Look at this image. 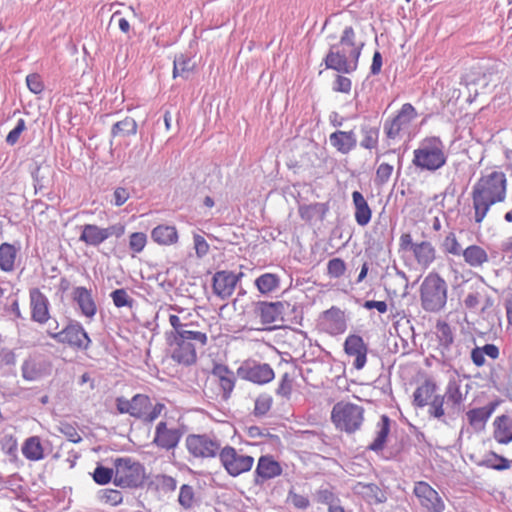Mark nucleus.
<instances>
[{"mask_svg":"<svg viewBox=\"0 0 512 512\" xmlns=\"http://www.w3.org/2000/svg\"><path fill=\"white\" fill-rule=\"evenodd\" d=\"M507 186L506 174L498 170L482 174L474 183L471 199L474 209V221L477 224L483 222L493 205L506 200Z\"/></svg>","mask_w":512,"mask_h":512,"instance_id":"obj_1","label":"nucleus"},{"mask_svg":"<svg viewBox=\"0 0 512 512\" xmlns=\"http://www.w3.org/2000/svg\"><path fill=\"white\" fill-rule=\"evenodd\" d=\"M363 43L358 41L353 27L344 29L338 44L331 46L324 61L328 69L351 73L357 69Z\"/></svg>","mask_w":512,"mask_h":512,"instance_id":"obj_2","label":"nucleus"},{"mask_svg":"<svg viewBox=\"0 0 512 512\" xmlns=\"http://www.w3.org/2000/svg\"><path fill=\"white\" fill-rule=\"evenodd\" d=\"M170 356L173 361L183 366L194 365L197 361L195 344L206 345L207 335L203 332L185 333L167 336Z\"/></svg>","mask_w":512,"mask_h":512,"instance_id":"obj_3","label":"nucleus"},{"mask_svg":"<svg viewBox=\"0 0 512 512\" xmlns=\"http://www.w3.org/2000/svg\"><path fill=\"white\" fill-rule=\"evenodd\" d=\"M421 307L426 312H439L447 303L448 286L446 281L437 273L430 272L420 285Z\"/></svg>","mask_w":512,"mask_h":512,"instance_id":"obj_4","label":"nucleus"},{"mask_svg":"<svg viewBox=\"0 0 512 512\" xmlns=\"http://www.w3.org/2000/svg\"><path fill=\"white\" fill-rule=\"evenodd\" d=\"M365 409L350 401L341 400L334 404L330 420L335 429L346 434L359 431L364 423Z\"/></svg>","mask_w":512,"mask_h":512,"instance_id":"obj_5","label":"nucleus"},{"mask_svg":"<svg viewBox=\"0 0 512 512\" xmlns=\"http://www.w3.org/2000/svg\"><path fill=\"white\" fill-rule=\"evenodd\" d=\"M445 146L437 136L424 138L413 152V164L421 169L435 171L446 164Z\"/></svg>","mask_w":512,"mask_h":512,"instance_id":"obj_6","label":"nucleus"},{"mask_svg":"<svg viewBox=\"0 0 512 512\" xmlns=\"http://www.w3.org/2000/svg\"><path fill=\"white\" fill-rule=\"evenodd\" d=\"M117 410L122 414H129L132 417L141 419L145 422H153L157 419L165 408L163 403L153 404L148 395L136 394L131 400L123 397L116 399Z\"/></svg>","mask_w":512,"mask_h":512,"instance_id":"obj_7","label":"nucleus"},{"mask_svg":"<svg viewBox=\"0 0 512 512\" xmlns=\"http://www.w3.org/2000/svg\"><path fill=\"white\" fill-rule=\"evenodd\" d=\"M47 334L58 343L67 345L74 350H87L91 345V339L83 326L75 321L68 323L61 331H58V322L54 320L47 329Z\"/></svg>","mask_w":512,"mask_h":512,"instance_id":"obj_8","label":"nucleus"},{"mask_svg":"<svg viewBox=\"0 0 512 512\" xmlns=\"http://www.w3.org/2000/svg\"><path fill=\"white\" fill-rule=\"evenodd\" d=\"M437 384L431 378H426L418 385L413 393V405L418 408L429 406V414L435 418H442L445 414L444 397L437 394Z\"/></svg>","mask_w":512,"mask_h":512,"instance_id":"obj_9","label":"nucleus"},{"mask_svg":"<svg viewBox=\"0 0 512 512\" xmlns=\"http://www.w3.org/2000/svg\"><path fill=\"white\" fill-rule=\"evenodd\" d=\"M195 457H215L218 450H190ZM220 460L231 476H238L251 469L254 459L237 450H219Z\"/></svg>","mask_w":512,"mask_h":512,"instance_id":"obj_10","label":"nucleus"},{"mask_svg":"<svg viewBox=\"0 0 512 512\" xmlns=\"http://www.w3.org/2000/svg\"><path fill=\"white\" fill-rule=\"evenodd\" d=\"M399 249L404 252L410 251L417 263L424 268L429 267L436 258V250L431 242L413 243L412 235L408 232L401 234Z\"/></svg>","mask_w":512,"mask_h":512,"instance_id":"obj_11","label":"nucleus"},{"mask_svg":"<svg viewBox=\"0 0 512 512\" xmlns=\"http://www.w3.org/2000/svg\"><path fill=\"white\" fill-rule=\"evenodd\" d=\"M125 233V226L121 223L111 225L107 228H101L95 224H85L82 227L80 241L89 246H99L109 237H121Z\"/></svg>","mask_w":512,"mask_h":512,"instance_id":"obj_12","label":"nucleus"},{"mask_svg":"<svg viewBox=\"0 0 512 512\" xmlns=\"http://www.w3.org/2000/svg\"><path fill=\"white\" fill-rule=\"evenodd\" d=\"M284 305L281 302L260 301L255 304L254 314L263 325L262 330H272L283 321Z\"/></svg>","mask_w":512,"mask_h":512,"instance_id":"obj_13","label":"nucleus"},{"mask_svg":"<svg viewBox=\"0 0 512 512\" xmlns=\"http://www.w3.org/2000/svg\"><path fill=\"white\" fill-rule=\"evenodd\" d=\"M417 117V110L411 103L403 104L397 114L385 123L387 137L396 138L402 131L407 130Z\"/></svg>","mask_w":512,"mask_h":512,"instance_id":"obj_14","label":"nucleus"},{"mask_svg":"<svg viewBox=\"0 0 512 512\" xmlns=\"http://www.w3.org/2000/svg\"><path fill=\"white\" fill-rule=\"evenodd\" d=\"M209 380L212 384L218 386L217 394L222 399L227 400L234 387H235V375L226 365L215 364L210 373Z\"/></svg>","mask_w":512,"mask_h":512,"instance_id":"obj_15","label":"nucleus"},{"mask_svg":"<svg viewBox=\"0 0 512 512\" xmlns=\"http://www.w3.org/2000/svg\"><path fill=\"white\" fill-rule=\"evenodd\" d=\"M239 376L256 384H266L274 379V371L267 363H245L238 369Z\"/></svg>","mask_w":512,"mask_h":512,"instance_id":"obj_16","label":"nucleus"},{"mask_svg":"<svg viewBox=\"0 0 512 512\" xmlns=\"http://www.w3.org/2000/svg\"><path fill=\"white\" fill-rule=\"evenodd\" d=\"M414 494L418 498L422 507L427 512H443L445 509L444 502L441 497L429 484L420 481L415 484Z\"/></svg>","mask_w":512,"mask_h":512,"instance_id":"obj_17","label":"nucleus"},{"mask_svg":"<svg viewBox=\"0 0 512 512\" xmlns=\"http://www.w3.org/2000/svg\"><path fill=\"white\" fill-rule=\"evenodd\" d=\"M344 352L348 357H352L353 367L361 370L367 363L368 346L363 338L356 334L349 335L344 342Z\"/></svg>","mask_w":512,"mask_h":512,"instance_id":"obj_18","label":"nucleus"},{"mask_svg":"<svg viewBox=\"0 0 512 512\" xmlns=\"http://www.w3.org/2000/svg\"><path fill=\"white\" fill-rule=\"evenodd\" d=\"M242 273L236 275L230 271H218L213 276V292L221 299L230 297Z\"/></svg>","mask_w":512,"mask_h":512,"instance_id":"obj_19","label":"nucleus"},{"mask_svg":"<svg viewBox=\"0 0 512 512\" xmlns=\"http://www.w3.org/2000/svg\"><path fill=\"white\" fill-rule=\"evenodd\" d=\"M31 319L44 324L50 319L48 298L38 288L29 291Z\"/></svg>","mask_w":512,"mask_h":512,"instance_id":"obj_20","label":"nucleus"},{"mask_svg":"<svg viewBox=\"0 0 512 512\" xmlns=\"http://www.w3.org/2000/svg\"><path fill=\"white\" fill-rule=\"evenodd\" d=\"M181 432L176 428H168L166 422L158 423L154 443L160 448H176Z\"/></svg>","mask_w":512,"mask_h":512,"instance_id":"obj_21","label":"nucleus"},{"mask_svg":"<svg viewBox=\"0 0 512 512\" xmlns=\"http://www.w3.org/2000/svg\"><path fill=\"white\" fill-rule=\"evenodd\" d=\"M329 142L338 152L348 154L357 144L356 135L353 130H337L330 134Z\"/></svg>","mask_w":512,"mask_h":512,"instance_id":"obj_22","label":"nucleus"},{"mask_svg":"<svg viewBox=\"0 0 512 512\" xmlns=\"http://www.w3.org/2000/svg\"><path fill=\"white\" fill-rule=\"evenodd\" d=\"M134 462L128 458H119L115 461L114 484L120 487H132Z\"/></svg>","mask_w":512,"mask_h":512,"instance_id":"obj_23","label":"nucleus"},{"mask_svg":"<svg viewBox=\"0 0 512 512\" xmlns=\"http://www.w3.org/2000/svg\"><path fill=\"white\" fill-rule=\"evenodd\" d=\"M73 299L78 304L84 316L87 318L94 317L97 312V307L90 290L85 287H76L73 290Z\"/></svg>","mask_w":512,"mask_h":512,"instance_id":"obj_24","label":"nucleus"},{"mask_svg":"<svg viewBox=\"0 0 512 512\" xmlns=\"http://www.w3.org/2000/svg\"><path fill=\"white\" fill-rule=\"evenodd\" d=\"M493 428L494 438L499 444H508L512 441V415L497 416Z\"/></svg>","mask_w":512,"mask_h":512,"instance_id":"obj_25","label":"nucleus"},{"mask_svg":"<svg viewBox=\"0 0 512 512\" xmlns=\"http://www.w3.org/2000/svg\"><path fill=\"white\" fill-rule=\"evenodd\" d=\"M353 492L361 496L370 504H378L386 501V496L382 490L374 483L358 482L353 487Z\"/></svg>","mask_w":512,"mask_h":512,"instance_id":"obj_26","label":"nucleus"},{"mask_svg":"<svg viewBox=\"0 0 512 512\" xmlns=\"http://www.w3.org/2000/svg\"><path fill=\"white\" fill-rule=\"evenodd\" d=\"M152 240L161 246H171L178 242L179 236L175 226L160 224L151 231Z\"/></svg>","mask_w":512,"mask_h":512,"instance_id":"obj_27","label":"nucleus"},{"mask_svg":"<svg viewBox=\"0 0 512 512\" xmlns=\"http://www.w3.org/2000/svg\"><path fill=\"white\" fill-rule=\"evenodd\" d=\"M353 205L355 208L354 217L359 226H366L372 218V210L366 199L359 191L352 193Z\"/></svg>","mask_w":512,"mask_h":512,"instance_id":"obj_28","label":"nucleus"},{"mask_svg":"<svg viewBox=\"0 0 512 512\" xmlns=\"http://www.w3.org/2000/svg\"><path fill=\"white\" fill-rule=\"evenodd\" d=\"M461 255L465 263L473 268L482 267L489 261L487 251L483 247L476 244L467 246L465 249H463Z\"/></svg>","mask_w":512,"mask_h":512,"instance_id":"obj_29","label":"nucleus"},{"mask_svg":"<svg viewBox=\"0 0 512 512\" xmlns=\"http://www.w3.org/2000/svg\"><path fill=\"white\" fill-rule=\"evenodd\" d=\"M497 405L498 402H491L484 407L469 410L466 414L469 424L476 429L483 428L487 420L495 411Z\"/></svg>","mask_w":512,"mask_h":512,"instance_id":"obj_30","label":"nucleus"},{"mask_svg":"<svg viewBox=\"0 0 512 512\" xmlns=\"http://www.w3.org/2000/svg\"><path fill=\"white\" fill-rule=\"evenodd\" d=\"M392 421L387 415H382L375 425L373 440L368 448H382L391 431Z\"/></svg>","mask_w":512,"mask_h":512,"instance_id":"obj_31","label":"nucleus"},{"mask_svg":"<svg viewBox=\"0 0 512 512\" xmlns=\"http://www.w3.org/2000/svg\"><path fill=\"white\" fill-rule=\"evenodd\" d=\"M324 320L328 331L331 334H341L346 330V320L344 313L332 307L324 313Z\"/></svg>","mask_w":512,"mask_h":512,"instance_id":"obj_32","label":"nucleus"},{"mask_svg":"<svg viewBox=\"0 0 512 512\" xmlns=\"http://www.w3.org/2000/svg\"><path fill=\"white\" fill-rule=\"evenodd\" d=\"M477 465L486 466L495 470H505L510 467V461L497 455L492 450L486 451L482 458L475 459Z\"/></svg>","mask_w":512,"mask_h":512,"instance_id":"obj_33","label":"nucleus"},{"mask_svg":"<svg viewBox=\"0 0 512 512\" xmlns=\"http://www.w3.org/2000/svg\"><path fill=\"white\" fill-rule=\"evenodd\" d=\"M256 472L260 477L270 479L281 474V467L272 458L262 456L258 461Z\"/></svg>","mask_w":512,"mask_h":512,"instance_id":"obj_34","label":"nucleus"},{"mask_svg":"<svg viewBox=\"0 0 512 512\" xmlns=\"http://www.w3.org/2000/svg\"><path fill=\"white\" fill-rule=\"evenodd\" d=\"M138 125L134 118L125 117L123 120L116 122L111 128L113 137H129L137 133Z\"/></svg>","mask_w":512,"mask_h":512,"instance_id":"obj_35","label":"nucleus"},{"mask_svg":"<svg viewBox=\"0 0 512 512\" xmlns=\"http://www.w3.org/2000/svg\"><path fill=\"white\" fill-rule=\"evenodd\" d=\"M485 355L491 359H497L499 357V348L494 344H486L483 347H475L471 351L472 362L477 367L483 366L485 364Z\"/></svg>","mask_w":512,"mask_h":512,"instance_id":"obj_36","label":"nucleus"},{"mask_svg":"<svg viewBox=\"0 0 512 512\" xmlns=\"http://www.w3.org/2000/svg\"><path fill=\"white\" fill-rule=\"evenodd\" d=\"M45 373L44 364L33 358L24 361L22 365V376L25 380L35 381Z\"/></svg>","mask_w":512,"mask_h":512,"instance_id":"obj_37","label":"nucleus"},{"mask_svg":"<svg viewBox=\"0 0 512 512\" xmlns=\"http://www.w3.org/2000/svg\"><path fill=\"white\" fill-rule=\"evenodd\" d=\"M16 259V249L9 243L0 245V268L3 271L10 272L14 269Z\"/></svg>","mask_w":512,"mask_h":512,"instance_id":"obj_38","label":"nucleus"},{"mask_svg":"<svg viewBox=\"0 0 512 512\" xmlns=\"http://www.w3.org/2000/svg\"><path fill=\"white\" fill-rule=\"evenodd\" d=\"M280 279L276 274L265 273L255 280L257 289L262 294H268L278 288Z\"/></svg>","mask_w":512,"mask_h":512,"instance_id":"obj_39","label":"nucleus"},{"mask_svg":"<svg viewBox=\"0 0 512 512\" xmlns=\"http://www.w3.org/2000/svg\"><path fill=\"white\" fill-rule=\"evenodd\" d=\"M362 139L360 142L361 147L365 149H375L379 141V129L369 125L362 126L361 128Z\"/></svg>","mask_w":512,"mask_h":512,"instance_id":"obj_40","label":"nucleus"},{"mask_svg":"<svg viewBox=\"0 0 512 512\" xmlns=\"http://www.w3.org/2000/svg\"><path fill=\"white\" fill-rule=\"evenodd\" d=\"M326 211L327 207L322 203L302 205L299 207V215L305 222H311L318 215H320L322 218Z\"/></svg>","mask_w":512,"mask_h":512,"instance_id":"obj_41","label":"nucleus"},{"mask_svg":"<svg viewBox=\"0 0 512 512\" xmlns=\"http://www.w3.org/2000/svg\"><path fill=\"white\" fill-rule=\"evenodd\" d=\"M186 316H178L175 314H171L169 316V323L172 326L173 330L167 334V336H174L185 333H195L196 331L188 329L192 324L186 322Z\"/></svg>","mask_w":512,"mask_h":512,"instance_id":"obj_42","label":"nucleus"},{"mask_svg":"<svg viewBox=\"0 0 512 512\" xmlns=\"http://www.w3.org/2000/svg\"><path fill=\"white\" fill-rule=\"evenodd\" d=\"M436 336L441 346L448 348L454 340L452 329L445 321H438L436 324Z\"/></svg>","mask_w":512,"mask_h":512,"instance_id":"obj_43","label":"nucleus"},{"mask_svg":"<svg viewBox=\"0 0 512 512\" xmlns=\"http://www.w3.org/2000/svg\"><path fill=\"white\" fill-rule=\"evenodd\" d=\"M445 397L447 402L454 407H458L462 404L464 395L461 391L460 385L456 381H451L448 383Z\"/></svg>","mask_w":512,"mask_h":512,"instance_id":"obj_44","label":"nucleus"},{"mask_svg":"<svg viewBox=\"0 0 512 512\" xmlns=\"http://www.w3.org/2000/svg\"><path fill=\"white\" fill-rule=\"evenodd\" d=\"M152 483L157 490L165 494L175 491L177 487V481L173 477L164 474L156 475Z\"/></svg>","mask_w":512,"mask_h":512,"instance_id":"obj_45","label":"nucleus"},{"mask_svg":"<svg viewBox=\"0 0 512 512\" xmlns=\"http://www.w3.org/2000/svg\"><path fill=\"white\" fill-rule=\"evenodd\" d=\"M110 296L112 298L113 304L117 308L128 307V308L131 309L133 307V305H134L133 298L123 288L114 290L110 294Z\"/></svg>","mask_w":512,"mask_h":512,"instance_id":"obj_46","label":"nucleus"},{"mask_svg":"<svg viewBox=\"0 0 512 512\" xmlns=\"http://www.w3.org/2000/svg\"><path fill=\"white\" fill-rule=\"evenodd\" d=\"M442 246L446 253L454 255V256L461 255V253L463 251L462 246L458 242V239L454 232H449L445 236Z\"/></svg>","mask_w":512,"mask_h":512,"instance_id":"obj_47","label":"nucleus"},{"mask_svg":"<svg viewBox=\"0 0 512 512\" xmlns=\"http://www.w3.org/2000/svg\"><path fill=\"white\" fill-rule=\"evenodd\" d=\"M147 244V235L143 232H134L129 236V249L133 254L141 253Z\"/></svg>","mask_w":512,"mask_h":512,"instance_id":"obj_48","label":"nucleus"},{"mask_svg":"<svg viewBox=\"0 0 512 512\" xmlns=\"http://www.w3.org/2000/svg\"><path fill=\"white\" fill-rule=\"evenodd\" d=\"M293 390V378L289 373H284L281 376L279 385L276 389V393L278 396L289 399L291 397Z\"/></svg>","mask_w":512,"mask_h":512,"instance_id":"obj_49","label":"nucleus"},{"mask_svg":"<svg viewBox=\"0 0 512 512\" xmlns=\"http://www.w3.org/2000/svg\"><path fill=\"white\" fill-rule=\"evenodd\" d=\"M192 69L193 65H191V60L183 55H180L174 60L173 77H184L185 74L192 71Z\"/></svg>","mask_w":512,"mask_h":512,"instance_id":"obj_50","label":"nucleus"},{"mask_svg":"<svg viewBox=\"0 0 512 512\" xmlns=\"http://www.w3.org/2000/svg\"><path fill=\"white\" fill-rule=\"evenodd\" d=\"M346 272V264L341 258H333L328 261L327 273L332 278H340Z\"/></svg>","mask_w":512,"mask_h":512,"instance_id":"obj_51","label":"nucleus"},{"mask_svg":"<svg viewBox=\"0 0 512 512\" xmlns=\"http://www.w3.org/2000/svg\"><path fill=\"white\" fill-rule=\"evenodd\" d=\"M178 502L184 509H190L193 506L194 490L190 485L184 484L180 487Z\"/></svg>","mask_w":512,"mask_h":512,"instance_id":"obj_52","label":"nucleus"},{"mask_svg":"<svg viewBox=\"0 0 512 512\" xmlns=\"http://www.w3.org/2000/svg\"><path fill=\"white\" fill-rule=\"evenodd\" d=\"M26 84L28 89L34 94L42 93L45 88L42 77L38 73H32L27 75Z\"/></svg>","mask_w":512,"mask_h":512,"instance_id":"obj_53","label":"nucleus"},{"mask_svg":"<svg viewBox=\"0 0 512 512\" xmlns=\"http://www.w3.org/2000/svg\"><path fill=\"white\" fill-rule=\"evenodd\" d=\"M287 502L301 510L307 509L310 505V501L306 496L296 493L293 489L288 492Z\"/></svg>","mask_w":512,"mask_h":512,"instance_id":"obj_54","label":"nucleus"},{"mask_svg":"<svg viewBox=\"0 0 512 512\" xmlns=\"http://www.w3.org/2000/svg\"><path fill=\"white\" fill-rule=\"evenodd\" d=\"M393 170V165L388 163H381L377 167L375 181L381 185L387 183L393 173Z\"/></svg>","mask_w":512,"mask_h":512,"instance_id":"obj_55","label":"nucleus"},{"mask_svg":"<svg viewBox=\"0 0 512 512\" xmlns=\"http://www.w3.org/2000/svg\"><path fill=\"white\" fill-rule=\"evenodd\" d=\"M113 476V471L109 468H105L103 466H98L93 474V478L96 483L100 485L107 484L110 482Z\"/></svg>","mask_w":512,"mask_h":512,"instance_id":"obj_56","label":"nucleus"},{"mask_svg":"<svg viewBox=\"0 0 512 512\" xmlns=\"http://www.w3.org/2000/svg\"><path fill=\"white\" fill-rule=\"evenodd\" d=\"M101 499L108 504L118 505L122 502V494L118 490L105 489L101 491Z\"/></svg>","mask_w":512,"mask_h":512,"instance_id":"obj_57","label":"nucleus"},{"mask_svg":"<svg viewBox=\"0 0 512 512\" xmlns=\"http://www.w3.org/2000/svg\"><path fill=\"white\" fill-rule=\"evenodd\" d=\"M351 88L352 82L348 77L337 75L333 85L334 91L349 94Z\"/></svg>","mask_w":512,"mask_h":512,"instance_id":"obj_58","label":"nucleus"},{"mask_svg":"<svg viewBox=\"0 0 512 512\" xmlns=\"http://www.w3.org/2000/svg\"><path fill=\"white\" fill-rule=\"evenodd\" d=\"M26 129V124H25V121L24 119H19L15 128L12 129L7 137H6V142L9 144V145H14L17 143V141L19 140V137L21 135V133Z\"/></svg>","mask_w":512,"mask_h":512,"instance_id":"obj_59","label":"nucleus"},{"mask_svg":"<svg viewBox=\"0 0 512 512\" xmlns=\"http://www.w3.org/2000/svg\"><path fill=\"white\" fill-rule=\"evenodd\" d=\"M316 499L319 503L327 504L328 507L338 500L334 493L328 488L319 489L316 493Z\"/></svg>","mask_w":512,"mask_h":512,"instance_id":"obj_60","label":"nucleus"},{"mask_svg":"<svg viewBox=\"0 0 512 512\" xmlns=\"http://www.w3.org/2000/svg\"><path fill=\"white\" fill-rule=\"evenodd\" d=\"M132 487H139L143 485L146 479L145 468L138 462H134Z\"/></svg>","mask_w":512,"mask_h":512,"instance_id":"obj_61","label":"nucleus"},{"mask_svg":"<svg viewBox=\"0 0 512 512\" xmlns=\"http://www.w3.org/2000/svg\"><path fill=\"white\" fill-rule=\"evenodd\" d=\"M208 444H211L205 436L191 435L187 438L188 448H208Z\"/></svg>","mask_w":512,"mask_h":512,"instance_id":"obj_62","label":"nucleus"},{"mask_svg":"<svg viewBox=\"0 0 512 512\" xmlns=\"http://www.w3.org/2000/svg\"><path fill=\"white\" fill-rule=\"evenodd\" d=\"M130 198L128 189L117 187L113 193V204L117 207L122 206Z\"/></svg>","mask_w":512,"mask_h":512,"instance_id":"obj_63","label":"nucleus"},{"mask_svg":"<svg viewBox=\"0 0 512 512\" xmlns=\"http://www.w3.org/2000/svg\"><path fill=\"white\" fill-rule=\"evenodd\" d=\"M61 431L71 443L76 444L81 441L79 432L73 426L64 424L61 428Z\"/></svg>","mask_w":512,"mask_h":512,"instance_id":"obj_64","label":"nucleus"}]
</instances>
